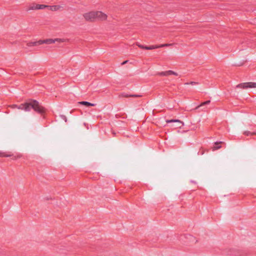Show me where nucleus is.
Instances as JSON below:
<instances>
[{
  "mask_svg": "<svg viewBox=\"0 0 256 256\" xmlns=\"http://www.w3.org/2000/svg\"><path fill=\"white\" fill-rule=\"evenodd\" d=\"M96 10H90L86 12L83 14L84 19L89 22H94L96 21Z\"/></svg>",
  "mask_w": 256,
  "mask_h": 256,
  "instance_id": "nucleus-1",
  "label": "nucleus"
},
{
  "mask_svg": "<svg viewBox=\"0 0 256 256\" xmlns=\"http://www.w3.org/2000/svg\"><path fill=\"white\" fill-rule=\"evenodd\" d=\"M108 19V15L100 10H96V20L100 22H106Z\"/></svg>",
  "mask_w": 256,
  "mask_h": 256,
  "instance_id": "nucleus-2",
  "label": "nucleus"
},
{
  "mask_svg": "<svg viewBox=\"0 0 256 256\" xmlns=\"http://www.w3.org/2000/svg\"><path fill=\"white\" fill-rule=\"evenodd\" d=\"M236 88L242 89L256 88V82H249L240 84L236 86Z\"/></svg>",
  "mask_w": 256,
  "mask_h": 256,
  "instance_id": "nucleus-3",
  "label": "nucleus"
},
{
  "mask_svg": "<svg viewBox=\"0 0 256 256\" xmlns=\"http://www.w3.org/2000/svg\"><path fill=\"white\" fill-rule=\"evenodd\" d=\"M31 107L36 112L40 113L44 112V109L42 107L39 103L36 100H32L30 102Z\"/></svg>",
  "mask_w": 256,
  "mask_h": 256,
  "instance_id": "nucleus-4",
  "label": "nucleus"
},
{
  "mask_svg": "<svg viewBox=\"0 0 256 256\" xmlns=\"http://www.w3.org/2000/svg\"><path fill=\"white\" fill-rule=\"evenodd\" d=\"M169 46L168 44H162V45L150 46H141L140 47L142 49L151 50L158 48L164 47V46Z\"/></svg>",
  "mask_w": 256,
  "mask_h": 256,
  "instance_id": "nucleus-5",
  "label": "nucleus"
},
{
  "mask_svg": "<svg viewBox=\"0 0 256 256\" xmlns=\"http://www.w3.org/2000/svg\"><path fill=\"white\" fill-rule=\"evenodd\" d=\"M49 10L52 12H57L61 10L62 6L60 5H54L52 6H48Z\"/></svg>",
  "mask_w": 256,
  "mask_h": 256,
  "instance_id": "nucleus-6",
  "label": "nucleus"
},
{
  "mask_svg": "<svg viewBox=\"0 0 256 256\" xmlns=\"http://www.w3.org/2000/svg\"><path fill=\"white\" fill-rule=\"evenodd\" d=\"M54 42V40L52 39H48L46 40H40L37 42L38 44H50Z\"/></svg>",
  "mask_w": 256,
  "mask_h": 256,
  "instance_id": "nucleus-7",
  "label": "nucleus"
},
{
  "mask_svg": "<svg viewBox=\"0 0 256 256\" xmlns=\"http://www.w3.org/2000/svg\"><path fill=\"white\" fill-rule=\"evenodd\" d=\"M160 75L162 76H168L170 74H174L177 76V74L172 70H168L164 72H162L160 74Z\"/></svg>",
  "mask_w": 256,
  "mask_h": 256,
  "instance_id": "nucleus-8",
  "label": "nucleus"
},
{
  "mask_svg": "<svg viewBox=\"0 0 256 256\" xmlns=\"http://www.w3.org/2000/svg\"><path fill=\"white\" fill-rule=\"evenodd\" d=\"M79 104H82V105H84V106H94V104H92V103H90L89 102H79Z\"/></svg>",
  "mask_w": 256,
  "mask_h": 256,
  "instance_id": "nucleus-9",
  "label": "nucleus"
},
{
  "mask_svg": "<svg viewBox=\"0 0 256 256\" xmlns=\"http://www.w3.org/2000/svg\"><path fill=\"white\" fill-rule=\"evenodd\" d=\"M30 106H31L30 102L25 103L24 110L30 111Z\"/></svg>",
  "mask_w": 256,
  "mask_h": 256,
  "instance_id": "nucleus-10",
  "label": "nucleus"
},
{
  "mask_svg": "<svg viewBox=\"0 0 256 256\" xmlns=\"http://www.w3.org/2000/svg\"><path fill=\"white\" fill-rule=\"evenodd\" d=\"M166 122L167 123H169V122H178V123H180V124H182V125H184V124L183 122L180 121V120H167L166 121Z\"/></svg>",
  "mask_w": 256,
  "mask_h": 256,
  "instance_id": "nucleus-11",
  "label": "nucleus"
},
{
  "mask_svg": "<svg viewBox=\"0 0 256 256\" xmlns=\"http://www.w3.org/2000/svg\"><path fill=\"white\" fill-rule=\"evenodd\" d=\"M30 10H38V4H33L30 7Z\"/></svg>",
  "mask_w": 256,
  "mask_h": 256,
  "instance_id": "nucleus-12",
  "label": "nucleus"
},
{
  "mask_svg": "<svg viewBox=\"0 0 256 256\" xmlns=\"http://www.w3.org/2000/svg\"><path fill=\"white\" fill-rule=\"evenodd\" d=\"M47 7H48V6L46 5L38 4V10L44 9Z\"/></svg>",
  "mask_w": 256,
  "mask_h": 256,
  "instance_id": "nucleus-13",
  "label": "nucleus"
},
{
  "mask_svg": "<svg viewBox=\"0 0 256 256\" xmlns=\"http://www.w3.org/2000/svg\"><path fill=\"white\" fill-rule=\"evenodd\" d=\"M25 104H21L20 106H18V108L20 110H24Z\"/></svg>",
  "mask_w": 256,
  "mask_h": 256,
  "instance_id": "nucleus-14",
  "label": "nucleus"
},
{
  "mask_svg": "<svg viewBox=\"0 0 256 256\" xmlns=\"http://www.w3.org/2000/svg\"><path fill=\"white\" fill-rule=\"evenodd\" d=\"M210 102V100H207V101H206V102H204L202 103V104H200V106H198L196 108H199L200 106H204V104H208Z\"/></svg>",
  "mask_w": 256,
  "mask_h": 256,
  "instance_id": "nucleus-15",
  "label": "nucleus"
},
{
  "mask_svg": "<svg viewBox=\"0 0 256 256\" xmlns=\"http://www.w3.org/2000/svg\"><path fill=\"white\" fill-rule=\"evenodd\" d=\"M9 107L12 108H18V106L16 104H12L9 106Z\"/></svg>",
  "mask_w": 256,
  "mask_h": 256,
  "instance_id": "nucleus-16",
  "label": "nucleus"
},
{
  "mask_svg": "<svg viewBox=\"0 0 256 256\" xmlns=\"http://www.w3.org/2000/svg\"><path fill=\"white\" fill-rule=\"evenodd\" d=\"M220 148V146H214L213 148V150H216L219 149Z\"/></svg>",
  "mask_w": 256,
  "mask_h": 256,
  "instance_id": "nucleus-17",
  "label": "nucleus"
},
{
  "mask_svg": "<svg viewBox=\"0 0 256 256\" xmlns=\"http://www.w3.org/2000/svg\"><path fill=\"white\" fill-rule=\"evenodd\" d=\"M222 142H216L215 143V145L217 146V145H219L220 144H221Z\"/></svg>",
  "mask_w": 256,
  "mask_h": 256,
  "instance_id": "nucleus-18",
  "label": "nucleus"
},
{
  "mask_svg": "<svg viewBox=\"0 0 256 256\" xmlns=\"http://www.w3.org/2000/svg\"><path fill=\"white\" fill-rule=\"evenodd\" d=\"M127 62H128V61H127V60H126V61L124 62H122V64H126Z\"/></svg>",
  "mask_w": 256,
  "mask_h": 256,
  "instance_id": "nucleus-19",
  "label": "nucleus"
},
{
  "mask_svg": "<svg viewBox=\"0 0 256 256\" xmlns=\"http://www.w3.org/2000/svg\"><path fill=\"white\" fill-rule=\"evenodd\" d=\"M134 96V97H138L139 96H136V95H134V96Z\"/></svg>",
  "mask_w": 256,
  "mask_h": 256,
  "instance_id": "nucleus-20",
  "label": "nucleus"
},
{
  "mask_svg": "<svg viewBox=\"0 0 256 256\" xmlns=\"http://www.w3.org/2000/svg\"><path fill=\"white\" fill-rule=\"evenodd\" d=\"M196 84V82H190V84Z\"/></svg>",
  "mask_w": 256,
  "mask_h": 256,
  "instance_id": "nucleus-21",
  "label": "nucleus"
},
{
  "mask_svg": "<svg viewBox=\"0 0 256 256\" xmlns=\"http://www.w3.org/2000/svg\"><path fill=\"white\" fill-rule=\"evenodd\" d=\"M125 96V97H128V95H126V96Z\"/></svg>",
  "mask_w": 256,
  "mask_h": 256,
  "instance_id": "nucleus-22",
  "label": "nucleus"
}]
</instances>
